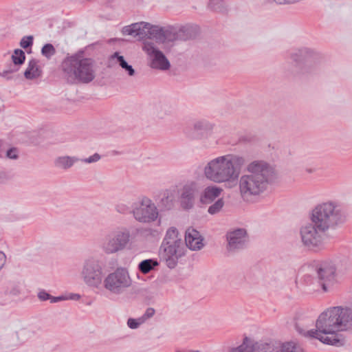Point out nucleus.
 I'll list each match as a JSON object with an SVG mask.
<instances>
[{
	"instance_id": "obj_11",
	"label": "nucleus",
	"mask_w": 352,
	"mask_h": 352,
	"mask_svg": "<svg viewBox=\"0 0 352 352\" xmlns=\"http://www.w3.org/2000/svg\"><path fill=\"white\" fill-rule=\"evenodd\" d=\"M103 263L98 259L91 258L86 260L81 272L85 284L91 287L99 288L103 282Z\"/></svg>"
},
{
	"instance_id": "obj_35",
	"label": "nucleus",
	"mask_w": 352,
	"mask_h": 352,
	"mask_svg": "<svg viewBox=\"0 0 352 352\" xmlns=\"http://www.w3.org/2000/svg\"><path fill=\"white\" fill-rule=\"evenodd\" d=\"M34 37L32 36H23L20 41V46L23 49H28L33 45Z\"/></svg>"
},
{
	"instance_id": "obj_34",
	"label": "nucleus",
	"mask_w": 352,
	"mask_h": 352,
	"mask_svg": "<svg viewBox=\"0 0 352 352\" xmlns=\"http://www.w3.org/2000/svg\"><path fill=\"white\" fill-rule=\"evenodd\" d=\"M126 324L130 329H136L139 328L141 324H144V322L142 321L140 317L138 318H129L127 320Z\"/></svg>"
},
{
	"instance_id": "obj_31",
	"label": "nucleus",
	"mask_w": 352,
	"mask_h": 352,
	"mask_svg": "<svg viewBox=\"0 0 352 352\" xmlns=\"http://www.w3.org/2000/svg\"><path fill=\"white\" fill-rule=\"evenodd\" d=\"M56 51L54 45L51 43L45 44L41 49V54L47 59H50L55 55Z\"/></svg>"
},
{
	"instance_id": "obj_46",
	"label": "nucleus",
	"mask_w": 352,
	"mask_h": 352,
	"mask_svg": "<svg viewBox=\"0 0 352 352\" xmlns=\"http://www.w3.org/2000/svg\"><path fill=\"white\" fill-rule=\"evenodd\" d=\"M27 333H28V331L26 329H21L20 331H19L20 335H23V334L25 335Z\"/></svg>"
},
{
	"instance_id": "obj_1",
	"label": "nucleus",
	"mask_w": 352,
	"mask_h": 352,
	"mask_svg": "<svg viewBox=\"0 0 352 352\" xmlns=\"http://www.w3.org/2000/svg\"><path fill=\"white\" fill-rule=\"evenodd\" d=\"M346 217L344 208L338 201L329 200L318 204L312 210L311 222L300 228L302 245L314 251L322 249L324 246L323 233L344 223Z\"/></svg>"
},
{
	"instance_id": "obj_15",
	"label": "nucleus",
	"mask_w": 352,
	"mask_h": 352,
	"mask_svg": "<svg viewBox=\"0 0 352 352\" xmlns=\"http://www.w3.org/2000/svg\"><path fill=\"white\" fill-rule=\"evenodd\" d=\"M228 250L236 251L245 248L248 243V235L244 228H237L230 231L226 234Z\"/></svg>"
},
{
	"instance_id": "obj_32",
	"label": "nucleus",
	"mask_w": 352,
	"mask_h": 352,
	"mask_svg": "<svg viewBox=\"0 0 352 352\" xmlns=\"http://www.w3.org/2000/svg\"><path fill=\"white\" fill-rule=\"evenodd\" d=\"M273 343L258 342L254 343V352H272Z\"/></svg>"
},
{
	"instance_id": "obj_47",
	"label": "nucleus",
	"mask_w": 352,
	"mask_h": 352,
	"mask_svg": "<svg viewBox=\"0 0 352 352\" xmlns=\"http://www.w3.org/2000/svg\"><path fill=\"white\" fill-rule=\"evenodd\" d=\"M179 275L182 276V278H185L187 275L186 274H182V273H178L177 272V276Z\"/></svg>"
},
{
	"instance_id": "obj_8",
	"label": "nucleus",
	"mask_w": 352,
	"mask_h": 352,
	"mask_svg": "<svg viewBox=\"0 0 352 352\" xmlns=\"http://www.w3.org/2000/svg\"><path fill=\"white\" fill-rule=\"evenodd\" d=\"M335 274L336 268L331 262H320L316 265L314 273L305 275L303 280L314 291L322 288L324 292H327L334 283Z\"/></svg>"
},
{
	"instance_id": "obj_28",
	"label": "nucleus",
	"mask_w": 352,
	"mask_h": 352,
	"mask_svg": "<svg viewBox=\"0 0 352 352\" xmlns=\"http://www.w3.org/2000/svg\"><path fill=\"white\" fill-rule=\"evenodd\" d=\"M230 352H254V343H252L251 340L245 337L239 346L232 348Z\"/></svg>"
},
{
	"instance_id": "obj_42",
	"label": "nucleus",
	"mask_w": 352,
	"mask_h": 352,
	"mask_svg": "<svg viewBox=\"0 0 352 352\" xmlns=\"http://www.w3.org/2000/svg\"><path fill=\"white\" fill-rule=\"evenodd\" d=\"M187 250L184 247H181L179 244L177 243V258L186 254V252Z\"/></svg>"
},
{
	"instance_id": "obj_44",
	"label": "nucleus",
	"mask_w": 352,
	"mask_h": 352,
	"mask_svg": "<svg viewBox=\"0 0 352 352\" xmlns=\"http://www.w3.org/2000/svg\"><path fill=\"white\" fill-rule=\"evenodd\" d=\"M116 208H117V211L120 213L126 212L128 209L127 207L123 204L117 206Z\"/></svg>"
},
{
	"instance_id": "obj_9",
	"label": "nucleus",
	"mask_w": 352,
	"mask_h": 352,
	"mask_svg": "<svg viewBox=\"0 0 352 352\" xmlns=\"http://www.w3.org/2000/svg\"><path fill=\"white\" fill-rule=\"evenodd\" d=\"M131 283L128 271L125 268L119 267L109 273L103 279L102 285L111 294L120 295L126 291Z\"/></svg>"
},
{
	"instance_id": "obj_14",
	"label": "nucleus",
	"mask_w": 352,
	"mask_h": 352,
	"mask_svg": "<svg viewBox=\"0 0 352 352\" xmlns=\"http://www.w3.org/2000/svg\"><path fill=\"white\" fill-rule=\"evenodd\" d=\"M143 50L150 57V67L153 69L166 71L169 69L170 64L164 53L157 49L154 43L145 42L142 47Z\"/></svg>"
},
{
	"instance_id": "obj_17",
	"label": "nucleus",
	"mask_w": 352,
	"mask_h": 352,
	"mask_svg": "<svg viewBox=\"0 0 352 352\" xmlns=\"http://www.w3.org/2000/svg\"><path fill=\"white\" fill-rule=\"evenodd\" d=\"M100 158L101 156L97 153H94L93 155L89 157L84 159H79L78 157L75 156L65 155L56 157L54 160V166L58 168L67 170L70 168L76 162H78L79 161L87 164H91L99 161Z\"/></svg>"
},
{
	"instance_id": "obj_19",
	"label": "nucleus",
	"mask_w": 352,
	"mask_h": 352,
	"mask_svg": "<svg viewBox=\"0 0 352 352\" xmlns=\"http://www.w3.org/2000/svg\"><path fill=\"white\" fill-rule=\"evenodd\" d=\"M185 243L190 250L198 251L204 247V237L197 230L188 228L185 232Z\"/></svg>"
},
{
	"instance_id": "obj_7",
	"label": "nucleus",
	"mask_w": 352,
	"mask_h": 352,
	"mask_svg": "<svg viewBox=\"0 0 352 352\" xmlns=\"http://www.w3.org/2000/svg\"><path fill=\"white\" fill-rule=\"evenodd\" d=\"M122 33L124 35L138 37L139 39L145 38L153 39L157 43H164L170 39V32L168 30L144 21L134 23L123 27Z\"/></svg>"
},
{
	"instance_id": "obj_6",
	"label": "nucleus",
	"mask_w": 352,
	"mask_h": 352,
	"mask_svg": "<svg viewBox=\"0 0 352 352\" xmlns=\"http://www.w3.org/2000/svg\"><path fill=\"white\" fill-rule=\"evenodd\" d=\"M289 58L292 61L294 75L307 76L316 72V65L322 59V54L314 48L300 47L291 51Z\"/></svg>"
},
{
	"instance_id": "obj_29",
	"label": "nucleus",
	"mask_w": 352,
	"mask_h": 352,
	"mask_svg": "<svg viewBox=\"0 0 352 352\" xmlns=\"http://www.w3.org/2000/svg\"><path fill=\"white\" fill-rule=\"evenodd\" d=\"M11 58L14 63L12 67L19 69V66L23 65L25 60V54L22 50L16 49L14 50Z\"/></svg>"
},
{
	"instance_id": "obj_45",
	"label": "nucleus",
	"mask_w": 352,
	"mask_h": 352,
	"mask_svg": "<svg viewBox=\"0 0 352 352\" xmlns=\"http://www.w3.org/2000/svg\"><path fill=\"white\" fill-rule=\"evenodd\" d=\"M67 298L69 300H78L80 298V295L78 294H70Z\"/></svg>"
},
{
	"instance_id": "obj_3",
	"label": "nucleus",
	"mask_w": 352,
	"mask_h": 352,
	"mask_svg": "<svg viewBox=\"0 0 352 352\" xmlns=\"http://www.w3.org/2000/svg\"><path fill=\"white\" fill-rule=\"evenodd\" d=\"M246 171L238 179L239 191L243 198L261 195L276 179L274 168L263 160L251 162L247 165Z\"/></svg>"
},
{
	"instance_id": "obj_18",
	"label": "nucleus",
	"mask_w": 352,
	"mask_h": 352,
	"mask_svg": "<svg viewBox=\"0 0 352 352\" xmlns=\"http://www.w3.org/2000/svg\"><path fill=\"white\" fill-rule=\"evenodd\" d=\"M197 191L196 184L190 182L184 186L180 195V206L186 210L193 208Z\"/></svg>"
},
{
	"instance_id": "obj_27",
	"label": "nucleus",
	"mask_w": 352,
	"mask_h": 352,
	"mask_svg": "<svg viewBox=\"0 0 352 352\" xmlns=\"http://www.w3.org/2000/svg\"><path fill=\"white\" fill-rule=\"evenodd\" d=\"M111 59H116L117 63L119 65L124 69V71L128 74L129 76H133L135 74V71L132 67V65H129L126 60L124 59L123 56L120 55L119 52H116L113 53L111 56Z\"/></svg>"
},
{
	"instance_id": "obj_40",
	"label": "nucleus",
	"mask_w": 352,
	"mask_h": 352,
	"mask_svg": "<svg viewBox=\"0 0 352 352\" xmlns=\"http://www.w3.org/2000/svg\"><path fill=\"white\" fill-rule=\"evenodd\" d=\"M276 3L279 5L292 4L298 2L297 0H274Z\"/></svg>"
},
{
	"instance_id": "obj_10",
	"label": "nucleus",
	"mask_w": 352,
	"mask_h": 352,
	"mask_svg": "<svg viewBox=\"0 0 352 352\" xmlns=\"http://www.w3.org/2000/svg\"><path fill=\"white\" fill-rule=\"evenodd\" d=\"M130 231L119 228L108 233L102 243V250L107 254H114L126 248L130 241Z\"/></svg>"
},
{
	"instance_id": "obj_22",
	"label": "nucleus",
	"mask_w": 352,
	"mask_h": 352,
	"mask_svg": "<svg viewBox=\"0 0 352 352\" xmlns=\"http://www.w3.org/2000/svg\"><path fill=\"white\" fill-rule=\"evenodd\" d=\"M198 34V26L190 24L182 25L177 30V40L187 41L193 39L197 37Z\"/></svg>"
},
{
	"instance_id": "obj_48",
	"label": "nucleus",
	"mask_w": 352,
	"mask_h": 352,
	"mask_svg": "<svg viewBox=\"0 0 352 352\" xmlns=\"http://www.w3.org/2000/svg\"><path fill=\"white\" fill-rule=\"evenodd\" d=\"M190 352H201L199 351H190Z\"/></svg>"
},
{
	"instance_id": "obj_4",
	"label": "nucleus",
	"mask_w": 352,
	"mask_h": 352,
	"mask_svg": "<svg viewBox=\"0 0 352 352\" xmlns=\"http://www.w3.org/2000/svg\"><path fill=\"white\" fill-rule=\"evenodd\" d=\"M245 164L243 157L228 154L210 160L204 168L207 179L215 183L236 184Z\"/></svg>"
},
{
	"instance_id": "obj_39",
	"label": "nucleus",
	"mask_w": 352,
	"mask_h": 352,
	"mask_svg": "<svg viewBox=\"0 0 352 352\" xmlns=\"http://www.w3.org/2000/svg\"><path fill=\"white\" fill-rule=\"evenodd\" d=\"M19 68H14L11 66V68L10 69L3 71L2 73L0 74V76L6 78L7 80H10L12 78L11 74L17 72Z\"/></svg>"
},
{
	"instance_id": "obj_12",
	"label": "nucleus",
	"mask_w": 352,
	"mask_h": 352,
	"mask_svg": "<svg viewBox=\"0 0 352 352\" xmlns=\"http://www.w3.org/2000/svg\"><path fill=\"white\" fill-rule=\"evenodd\" d=\"M160 257L170 269L176 267V228L170 227L160 248Z\"/></svg>"
},
{
	"instance_id": "obj_26",
	"label": "nucleus",
	"mask_w": 352,
	"mask_h": 352,
	"mask_svg": "<svg viewBox=\"0 0 352 352\" xmlns=\"http://www.w3.org/2000/svg\"><path fill=\"white\" fill-rule=\"evenodd\" d=\"M41 71L37 65V61L32 59L28 63V66L24 72V76L26 79L32 80L41 76Z\"/></svg>"
},
{
	"instance_id": "obj_5",
	"label": "nucleus",
	"mask_w": 352,
	"mask_h": 352,
	"mask_svg": "<svg viewBox=\"0 0 352 352\" xmlns=\"http://www.w3.org/2000/svg\"><path fill=\"white\" fill-rule=\"evenodd\" d=\"M61 67L65 78L71 84H87L96 78V61L91 58L85 57L83 50L67 55L63 60Z\"/></svg>"
},
{
	"instance_id": "obj_30",
	"label": "nucleus",
	"mask_w": 352,
	"mask_h": 352,
	"mask_svg": "<svg viewBox=\"0 0 352 352\" xmlns=\"http://www.w3.org/2000/svg\"><path fill=\"white\" fill-rule=\"evenodd\" d=\"M208 7L212 11L223 12L226 10V4L224 0H210Z\"/></svg>"
},
{
	"instance_id": "obj_20",
	"label": "nucleus",
	"mask_w": 352,
	"mask_h": 352,
	"mask_svg": "<svg viewBox=\"0 0 352 352\" xmlns=\"http://www.w3.org/2000/svg\"><path fill=\"white\" fill-rule=\"evenodd\" d=\"M212 129V125L206 120H199L194 123L193 130L192 131L184 132L187 135L192 139H200L203 138L208 131Z\"/></svg>"
},
{
	"instance_id": "obj_25",
	"label": "nucleus",
	"mask_w": 352,
	"mask_h": 352,
	"mask_svg": "<svg viewBox=\"0 0 352 352\" xmlns=\"http://www.w3.org/2000/svg\"><path fill=\"white\" fill-rule=\"evenodd\" d=\"M160 265L157 258H147L142 261L138 265V270L143 274H147L149 272L155 270Z\"/></svg>"
},
{
	"instance_id": "obj_23",
	"label": "nucleus",
	"mask_w": 352,
	"mask_h": 352,
	"mask_svg": "<svg viewBox=\"0 0 352 352\" xmlns=\"http://www.w3.org/2000/svg\"><path fill=\"white\" fill-rule=\"evenodd\" d=\"M223 189L216 186L206 187L201 197L200 201L204 204L212 203L216 198L219 197Z\"/></svg>"
},
{
	"instance_id": "obj_33",
	"label": "nucleus",
	"mask_w": 352,
	"mask_h": 352,
	"mask_svg": "<svg viewBox=\"0 0 352 352\" xmlns=\"http://www.w3.org/2000/svg\"><path fill=\"white\" fill-rule=\"evenodd\" d=\"M224 206V201L222 198L218 199L208 209V212L210 214H214L219 212Z\"/></svg>"
},
{
	"instance_id": "obj_2",
	"label": "nucleus",
	"mask_w": 352,
	"mask_h": 352,
	"mask_svg": "<svg viewBox=\"0 0 352 352\" xmlns=\"http://www.w3.org/2000/svg\"><path fill=\"white\" fill-rule=\"evenodd\" d=\"M352 311L341 307H330L323 311L316 321L317 339L321 342L333 346H342L344 338L340 331L351 326Z\"/></svg>"
},
{
	"instance_id": "obj_36",
	"label": "nucleus",
	"mask_w": 352,
	"mask_h": 352,
	"mask_svg": "<svg viewBox=\"0 0 352 352\" xmlns=\"http://www.w3.org/2000/svg\"><path fill=\"white\" fill-rule=\"evenodd\" d=\"M19 149L16 147H11L7 150L6 156L11 160H17L19 158Z\"/></svg>"
},
{
	"instance_id": "obj_24",
	"label": "nucleus",
	"mask_w": 352,
	"mask_h": 352,
	"mask_svg": "<svg viewBox=\"0 0 352 352\" xmlns=\"http://www.w3.org/2000/svg\"><path fill=\"white\" fill-rule=\"evenodd\" d=\"M272 352H303L302 349L293 342L272 344Z\"/></svg>"
},
{
	"instance_id": "obj_38",
	"label": "nucleus",
	"mask_w": 352,
	"mask_h": 352,
	"mask_svg": "<svg viewBox=\"0 0 352 352\" xmlns=\"http://www.w3.org/2000/svg\"><path fill=\"white\" fill-rule=\"evenodd\" d=\"M38 298L41 301H46L50 300L51 301L52 295L43 289L38 293Z\"/></svg>"
},
{
	"instance_id": "obj_16",
	"label": "nucleus",
	"mask_w": 352,
	"mask_h": 352,
	"mask_svg": "<svg viewBox=\"0 0 352 352\" xmlns=\"http://www.w3.org/2000/svg\"><path fill=\"white\" fill-rule=\"evenodd\" d=\"M294 321L295 329L299 334L306 338L317 339V328L315 330L308 329L314 322L313 319L302 313H298L294 318Z\"/></svg>"
},
{
	"instance_id": "obj_37",
	"label": "nucleus",
	"mask_w": 352,
	"mask_h": 352,
	"mask_svg": "<svg viewBox=\"0 0 352 352\" xmlns=\"http://www.w3.org/2000/svg\"><path fill=\"white\" fill-rule=\"evenodd\" d=\"M155 313V310L152 307H148L145 311L144 314L140 316L142 321L144 323L147 320L152 318Z\"/></svg>"
},
{
	"instance_id": "obj_13",
	"label": "nucleus",
	"mask_w": 352,
	"mask_h": 352,
	"mask_svg": "<svg viewBox=\"0 0 352 352\" xmlns=\"http://www.w3.org/2000/svg\"><path fill=\"white\" fill-rule=\"evenodd\" d=\"M134 218L141 223H151L158 217V210L152 200L144 197L133 206Z\"/></svg>"
},
{
	"instance_id": "obj_21",
	"label": "nucleus",
	"mask_w": 352,
	"mask_h": 352,
	"mask_svg": "<svg viewBox=\"0 0 352 352\" xmlns=\"http://www.w3.org/2000/svg\"><path fill=\"white\" fill-rule=\"evenodd\" d=\"M175 203L176 191L175 189H168L161 194L158 206L163 210H169L175 207Z\"/></svg>"
},
{
	"instance_id": "obj_43",
	"label": "nucleus",
	"mask_w": 352,
	"mask_h": 352,
	"mask_svg": "<svg viewBox=\"0 0 352 352\" xmlns=\"http://www.w3.org/2000/svg\"><path fill=\"white\" fill-rule=\"evenodd\" d=\"M6 262V256L2 251H0V271L3 267Z\"/></svg>"
},
{
	"instance_id": "obj_41",
	"label": "nucleus",
	"mask_w": 352,
	"mask_h": 352,
	"mask_svg": "<svg viewBox=\"0 0 352 352\" xmlns=\"http://www.w3.org/2000/svg\"><path fill=\"white\" fill-rule=\"evenodd\" d=\"M65 300H67V296H52L50 302L55 303V302H58Z\"/></svg>"
}]
</instances>
